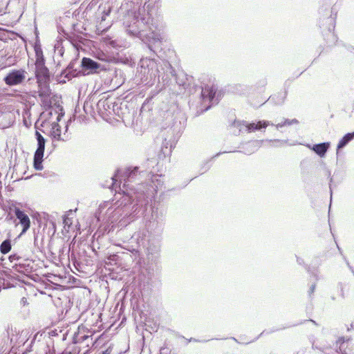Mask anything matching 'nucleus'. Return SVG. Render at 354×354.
I'll list each match as a JSON object with an SVG mask.
<instances>
[{
	"instance_id": "1",
	"label": "nucleus",
	"mask_w": 354,
	"mask_h": 354,
	"mask_svg": "<svg viewBox=\"0 0 354 354\" xmlns=\"http://www.w3.org/2000/svg\"><path fill=\"white\" fill-rule=\"evenodd\" d=\"M149 173L139 171L138 167H128L123 174V183L113 179L115 194L112 202H106L105 212L107 221L118 222L120 225H127L136 218L143 215L148 209L149 202L155 189L152 182H144L142 178Z\"/></svg>"
},
{
	"instance_id": "2",
	"label": "nucleus",
	"mask_w": 354,
	"mask_h": 354,
	"mask_svg": "<svg viewBox=\"0 0 354 354\" xmlns=\"http://www.w3.org/2000/svg\"><path fill=\"white\" fill-rule=\"evenodd\" d=\"M162 60L159 62V68L161 73L158 76V82L162 83L164 86H178L180 94L189 95L198 93L201 104L208 102L207 105L203 108H198L196 115H199L209 110L212 106L218 104L221 100V95L217 93V88L213 84H209L210 78L208 75L203 74L196 80L192 75H188L183 72L177 73L171 63L166 59L165 50L162 48L160 53H153Z\"/></svg>"
},
{
	"instance_id": "3",
	"label": "nucleus",
	"mask_w": 354,
	"mask_h": 354,
	"mask_svg": "<svg viewBox=\"0 0 354 354\" xmlns=\"http://www.w3.org/2000/svg\"><path fill=\"white\" fill-rule=\"evenodd\" d=\"M127 33L139 38L153 53L162 50L163 26L150 17H142L140 12L130 11L124 21Z\"/></svg>"
},
{
	"instance_id": "4",
	"label": "nucleus",
	"mask_w": 354,
	"mask_h": 354,
	"mask_svg": "<svg viewBox=\"0 0 354 354\" xmlns=\"http://www.w3.org/2000/svg\"><path fill=\"white\" fill-rule=\"evenodd\" d=\"M160 63H157L154 58H142L139 62L137 77L145 85H153L155 84L159 73Z\"/></svg>"
},
{
	"instance_id": "5",
	"label": "nucleus",
	"mask_w": 354,
	"mask_h": 354,
	"mask_svg": "<svg viewBox=\"0 0 354 354\" xmlns=\"http://www.w3.org/2000/svg\"><path fill=\"white\" fill-rule=\"evenodd\" d=\"M33 48L35 57L34 72L37 82L51 80L52 74L46 66V58L43 54L41 44L35 42Z\"/></svg>"
},
{
	"instance_id": "6",
	"label": "nucleus",
	"mask_w": 354,
	"mask_h": 354,
	"mask_svg": "<svg viewBox=\"0 0 354 354\" xmlns=\"http://www.w3.org/2000/svg\"><path fill=\"white\" fill-rule=\"evenodd\" d=\"M337 12L334 13V8L330 9V14L328 17L319 19V28L326 43L332 46L337 41V37L334 32Z\"/></svg>"
},
{
	"instance_id": "7",
	"label": "nucleus",
	"mask_w": 354,
	"mask_h": 354,
	"mask_svg": "<svg viewBox=\"0 0 354 354\" xmlns=\"http://www.w3.org/2000/svg\"><path fill=\"white\" fill-rule=\"evenodd\" d=\"M183 129L184 124H181L180 120H177L175 118L173 125L167 131L169 135L165 137L162 141L161 150L165 155L167 153H170L171 152V148L174 147L175 143L177 142Z\"/></svg>"
},
{
	"instance_id": "8",
	"label": "nucleus",
	"mask_w": 354,
	"mask_h": 354,
	"mask_svg": "<svg viewBox=\"0 0 354 354\" xmlns=\"http://www.w3.org/2000/svg\"><path fill=\"white\" fill-rule=\"evenodd\" d=\"M17 202L13 201L10 205V209L15 214L16 220L15 227L18 225L21 227V231L18 235V237H20L30 229L31 223L28 215L24 210L17 206Z\"/></svg>"
},
{
	"instance_id": "9",
	"label": "nucleus",
	"mask_w": 354,
	"mask_h": 354,
	"mask_svg": "<svg viewBox=\"0 0 354 354\" xmlns=\"http://www.w3.org/2000/svg\"><path fill=\"white\" fill-rule=\"evenodd\" d=\"M233 125L239 128V133L247 132H254L257 131H264L268 125H274L268 120H256L249 123L246 121L235 120Z\"/></svg>"
},
{
	"instance_id": "10",
	"label": "nucleus",
	"mask_w": 354,
	"mask_h": 354,
	"mask_svg": "<svg viewBox=\"0 0 354 354\" xmlns=\"http://www.w3.org/2000/svg\"><path fill=\"white\" fill-rule=\"evenodd\" d=\"M80 75H87L98 73L102 64L90 57H83L80 64Z\"/></svg>"
},
{
	"instance_id": "11",
	"label": "nucleus",
	"mask_w": 354,
	"mask_h": 354,
	"mask_svg": "<svg viewBox=\"0 0 354 354\" xmlns=\"http://www.w3.org/2000/svg\"><path fill=\"white\" fill-rule=\"evenodd\" d=\"M26 74L24 69H12L3 77V81L8 86L19 85L25 80Z\"/></svg>"
},
{
	"instance_id": "12",
	"label": "nucleus",
	"mask_w": 354,
	"mask_h": 354,
	"mask_svg": "<svg viewBox=\"0 0 354 354\" xmlns=\"http://www.w3.org/2000/svg\"><path fill=\"white\" fill-rule=\"evenodd\" d=\"M78 59V57L72 59L67 66L62 70L60 76L71 80L73 77L80 75V68H75Z\"/></svg>"
},
{
	"instance_id": "13",
	"label": "nucleus",
	"mask_w": 354,
	"mask_h": 354,
	"mask_svg": "<svg viewBox=\"0 0 354 354\" xmlns=\"http://www.w3.org/2000/svg\"><path fill=\"white\" fill-rule=\"evenodd\" d=\"M156 212L153 209H151V220L149 221V223L147 224V227L148 231L153 233L155 234H159L162 232L163 230L164 223L162 219H158V218H154Z\"/></svg>"
},
{
	"instance_id": "14",
	"label": "nucleus",
	"mask_w": 354,
	"mask_h": 354,
	"mask_svg": "<svg viewBox=\"0 0 354 354\" xmlns=\"http://www.w3.org/2000/svg\"><path fill=\"white\" fill-rule=\"evenodd\" d=\"M330 147V142H323L320 143L313 144V151L319 156L321 158H325L328 151Z\"/></svg>"
},
{
	"instance_id": "15",
	"label": "nucleus",
	"mask_w": 354,
	"mask_h": 354,
	"mask_svg": "<svg viewBox=\"0 0 354 354\" xmlns=\"http://www.w3.org/2000/svg\"><path fill=\"white\" fill-rule=\"evenodd\" d=\"M261 147V141L252 140L247 142L245 146L242 147L243 149V153L247 155H250L257 151ZM228 152H242V151H229Z\"/></svg>"
},
{
	"instance_id": "16",
	"label": "nucleus",
	"mask_w": 354,
	"mask_h": 354,
	"mask_svg": "<svg viewBox=\"0 0 354 354\" xmlns=\"http://www.w3.org/2000/svg\"><path fill=\"white\" fill-rule=\"evenodd\" d=\"M49 136L53 142L55 141H66L67 139L62 138L61 135V127L57 122H53L51 124V129L49 133Z\"/></svg>"
},
{
	"instance_id": "17",
	"label": "nucleus",
	"mask_w": 354,
	"mask_h": 354,
	"mask_svg": "<svg viewBox=\"0 0 354 354\" xmlns=\"http://www.w3.org/2000/svg\"><path fill=\"white\" fill-rule=\"evenodd\" d=\"M50 80L37 82L39 87V96L41 99L50 97L51 90L50 88Z\"/></svg>"
},
{
	"instance_id": "18",
	"label": "nucleus",
	"mask_w": 354,
	"mask_h": 354,
	"mask_svg": "<svg viewBox=\"0 0 354 354\" xmlns=\"http://www.w3.org/2000/svg\"><path fill=\"white\" fill-rule=\"evenodd\" d=\"M350 339L347 338L346 339L345 337H339L337 340L333 342V346H335L337 348V353L339 354H349L348 351H347V342Z\"/></svg>"
},
{
	"instance_id": "19",
	"label": "nucleus",
	"mask_w": 354,
	"mask_h": 354,
	"mask_svg": "<svg viewBox=\"0 0 354 354\" xmlns=\"http://www.w3.org/2000/svg\"><path fill=\"white\" fill-rule=\"evenodd\" d=\"M354 140V131L353 132H349L346 133L338 142L337 148H336V153L338 156L339 151L343 149L351 141Z\"/></svg>"
},
{
	"instance_id": "20",
	"label": "nucleus",
	"mask_w": 354,
	"mask_h": 354,
	"mask_svg": "<svg viewBox=\"0 0 354 354\" xmlns=\"http://www.w3.org/2000/svg\"><path fill=\"white\" fill-rule=\"evenodd\" d=\"M288 95V91L286 89L283 92H279L271 95L268 100L275 105H282Z\"/></svg>"
},
{
	"instance_id": "21",
	"label": "nucleus",
	"mask_w": 354,
	"mask_h": 354,
	"mask_svg": "<svg viewBox=\"0 0 354 354\" xmlns=\"http://www.w3.org/2000/svg\"><path fill=\"white\" fill-rule=\"evenodd\" d=\"M312 348L313 349H317V350L322 351V353H324V354H335L337 353V348H336L335 346H333V344H328V347H321V346H317V344H315V343H313Z\"/></svg>"
},
{
	"instance_id": "22",
	"label": "nucleus",
	"mask_w": 354,
	"mask_h": 354,
	"mask_svg": "<svg viewBox=\"0 0 354 354\" xmlns=\"http://www.w3.org/2000/svg\"><path fill=\"white\" fill-rule=\"evenodd\" d=\"M8 235V238L5 239L0 245V252L3 254H8L12 249L10 233Z\"/></svg>"
},
{
	"instance_id": "23",
	"label": "nucleus",
	"mask_w": 354,
	"mask_h": 354,
	"mask_svg": "<svg viewBox=\"0 0 354 354\" xmlns=\"http://www.w3.org/2000/svg\"><path fill=\"white\" fill-rule=\"evenodd\" d=\"M12 268L18 272L19 273H26V272H28L31 270L32 269V267L30 266V263H15L13 266H12Z\"/></svg>"
},
{
	"instance_id": "24",
	"label": "nucleus",
	"mask_w": 354,
	"mask_h": 354,
	"mask_svg": "<svg viewBox=\"0 0 354 354\" xmlns=\"http://www.w3.org/2000/svg\"><path fill=\"white\" fill-rule=\"evenodd\" d=\"M43 161H44V155H40V156H37V154H34L33 157V167L37 171H41L44 168L43 167Z\"/></svg>"
},
{
	"instance_id": "25",
	"label": "nucleus",
	"mask_w": 354,
	"mask_h": 354,
	"mask_svg": "<svg viewBox=\"0 0 354 354\" xmlns=\"http://www.w3.org/2000/svg\"><path fill=\"white\" fill-rule=\"evenodd\" d=\"M47 140L46 138L37 140V149L34 154L40 156V155H44L45 146Z\"/></svg>"
},
{
	"instance_id": "26",
	"label": "nucleus",
	"mask_w": 354,
	"mask_h": 354,
	"mask_svg": "<svg viewBox=\"0 0 354 354\" xmlns=\"http://www.w3.org/2000/svg\"><path fill=\"white\" fill-rule=\"evenodd\" d=\"M97 107L100 109L101 107L104 108L105 110L111 109V107L113 110H115V106H118L117 104L110 102L109 99L104 100H99L97 104Z\"/></svg>"
},
{
	"instance_id": "27",
	"label": "nucleus",
	"mask_w": 354,
	"mask_h": 354,
	"mask_svg": "<svg viewBox=\"0 0 354 354\" xmlns=\"http://www.w3.org/2000/svg\"><path fill=\"white\" fill-rule=\"evenodd\" d=\"M227 153V151H223V152H218L217 153L216 155H214V156H212L210 160H207V161H205L204 162L202 165H201V174H203L204 173H205L206 171H207L210 168H211V165L209 164V162L215 158H217L222 153Z\"/></svg>"
},
{
	"instance_id": "28",
	"label": "nucleus",
	"mask_w": 354,
	"mask_h": 354,
	"mask_svg": "<svg viewBox=\"0 0 354 354\" xmlns=\"http://www.w3.org/2000/svg\"><path fill=\"white\" fill-rule=\"evenodd\" d=\"M144 280H143V288H145V287L147 286H149L151 285V282L152 280V276L151 274L150 269L148 270L147 277L143 276ZM142 276H139L138 281H139V286L140 289L142 288Z\"/></svg>"
},
{
	"instance_id": "29",
	"label": "nucleus",
	"mask_w": 354,
	"mask_h": 354,
	"mask_svg": "<svg viewBox=\"0 0 354 354\" xmlns=\"http://www.w3.org/2000/svg\"><path fill=\"white\" fill-rule=\"evenodd\" d=\"M104 42L107 46H109L115 49H118L121 46L118 43L116 39H113L111 37H106L104 38Z\"/></svg>"
},
{
	"instance_id": "30",
	"label": "nucleus",
	"mask_w": 354,
	"mask_h": 354,
	"mask_svg": "<svg viewBox=\"0 0 354 354\" xmlns=\"http://www.w3.org/2000/svg\"><path fill=\"white\" fill-rule=\"evenodd\" d=\"M321 165L325 169L326 175L328 176V178H330L329 187H330V200H331L332 195H333V189L331 187V183L333 182V178L330 177V171L326 167V163L324 161L321 162Z\"/></svg>"
},
{
	"instance_id": "31",
	"label": "nucleus",
	"mask_w": 354,
	"mask_h": 354,
	"mask_svg": "<svg viewBox=\"0 0 354 354\" xmlns=\"http://www.w3.org/2000/svg\"><path fill=\"white\" fill-rule=\"evenodd\" d=\"M56 109L57 110H56L55 112L58 114V115L57 117V120L55 122H57V123L59 124V122L62 120V118L64 115V108L59 104H58L57 106Z\"/></svg>"
},
{
	"instance_id": "32",
	"label": "nucleus",
	"mask_w": 354,
	"mask_h": 354,
	"mask_svg": "<svg viewBox=\"0 0 354 354\" xmlns=\"http://www.w3.org/2000/svg\"><path fill=\"white\" fill-rule=\"evenodd\" d=\"M287 327L286 326H283L281 328H277V327H272V328H270L269 330H264L259 335V337H261L262 335H263L264 334L266 335H268V334H271L272 333H274V332H277V331H279L280 330H282V329H285Z\"/></svg>"
},
{
	"instance_id": "33",
	"label": "nucleus",
	"mask_w": 354,
	"mask_h": 354,
	"mask_svg": "<svg viewBox=\"0 0 354 354\" xmlns=\"http://www.w3.org/2000/svg\"><path fill=\"white\" fill-rule=\"evenodd\" d=\"M296 258H297V263L300 266H303L304 267V268L306 269V270L310 273V267L308 265L306 264L304 259H301V257L296 256Z\"/></svg>"
},
{
	"instance_id": "34",
	"label": "nucleus",
	"mask_w": 354,
	"mask_h": 354,
	"mask_svg": "<svg viewBox=\"0 0 354 354\" xmlns=\"http://www.w3.org/2000/svg\"><path fill=\"white\" fill-rule=\"evenodd\" d=\"M291 125V120L290 119H284L283 122L281 123H278L276 124V128L279 129V128L283 127L285 126H290Z\"/></svg>"
},
{
	"instance_id": "35",
	"label": "nucleus",
	"mask_w": 354,
	"mask_h": 354,
	"mask_svg": "<svg viewBox=\"0 0 354 354\" xmlns=\"http://www.w3.org/2000/svg\"><path fill=\"white\" fill-rule=\"evenodd\" d=\"M8 259H9V261L12 263L15 261H18L21 259V257L16 253H13V254H11L9 257H8Z\"/></svg>"
},
{
	"instance_id": "36",
	"label": "nucleus",
	"mask_w": 354,
	"mask_h": 354,
	"mask_svg": "<svg viewBox=\"0 0 354 354\" xmlns=\"http://www.w3.org/2000/svg\"><path fill=\"white\" fill-rule=\"evenodd\" d=\"M337 287L339 288L340 289V297L342 299H345L346 296L344 290L343 283L342 282H339L337 284Z\"/></svg>"
},
{
	"instance_id": "37",
	"label": "nucleus",
	"mask_w": 354,
	"mask_h": 354,
	"mask_svg": "<svg viewBox=\"0 0 354 354\" xmlns=\"http://www.w3.org/2000/svg\"><path fill=\"white\" fill-rule=\"evenodd\" d=\"M55 53H57L59 57H62L64 53V49L63 46H59L55 49Z\"/></svg>"
},
{
	"instance_id": "38",
	"label": "nucleus",
	"mask_w": 354,
	"mask_h": 354,
	"mask_svg": "<svg viewBox=\"0 0 354 354\" xmlns=\"http://www.w3.org/2000/svg\"><path fill=\"white\" fill-rule=\"evenodd\" d=\"M343 259L345 261V263H346L347 267L348 268V269L351 271V272L354 275V268L352 266H351L348 260L347 259V258L345 256H343Z\"/></svg>"
},
{
	"instance_id": "39",
	"label": "nucleus",
	"mask_w": 354,
	"mask_h": 354,
	"mask_svg": "<svg viewBox=\"0 0 354 354\" xmlns=\"http://www.w3.org/2000/svg\"><path fill=\"white\" fill-rule=\"evenodd\" d=\"M34 343H35V339H32L30 344L26 348V350L24 351V354H27L32 351V345Z\"/></svg>"
},
{
	"instance_id": "40",
	"label": "nucleus",
	"mask_w": 354,
	"mask_h": 354,
	"mask_svg": "<svg viewBox=\"0 0 354 354\" xmlns=\"http://www.w3.org/2000/svg\"><path fill=\"white\" fill-rule=\"evenodd\" d=\"M6 220L8 221H12V223L15 225L16 220L15 217V214L12 215L11 214H8V216L6 218Z\"/></svg>"
},
{
	"instance_id": "41",
	"label": "nucleus",
	"mask_w": 354,
	"mask_h": 354,
	"mask_svg": "<svg viewBox=\"0 0 354 354\" xmlns=\"http://www.w3.org/2000/svg\"><path fill=\"white\" fill-rule=\"evenodd\" d=\"M315 287H316V284L315 283H313L310 286V288H309V290L308 292V296L310 297L311 295L314 293L315 292Z\"/></svg>"
},
{
	"instance_id": "42",
	"label": "nucleus",
	"mask_w": 354,
	"mask_h": 354,
	"mask_svg": "<svg viewBox=\"0 0 354 354\" xmlns=\"http://www.w3.org/2000/svg\"><path fill=\"white\" fill-rule=\"evenodd\" d=\"M170 351L167 347H161L160 349V354H169Z\"/></svg>"
},
{
	"instance_id": "43",
	"label": "nucleus",
	"mask_w": 354,
	"mask_h": 354,
	"mask_svg": "<svg viewBox=\"0 0 354 354\" xmlns=\"http://www.w3.org/2000/svg\"><path fill=\"white\" fill-rule=\"evenodd\" d=\"M257 84L259 87H264L267 84V80L266 78L261 79V80H259Z\"/></svg>"
},
{
	"instance_id": "44",
	"label": "nucleus",
	"mask_w": 354,
	"mask_h": 354,
	"mask_svg": "<svg viewBox=\"0 0 354 354\" xmlns=\"http://www.w3.org/2000/svg\"><path fill=\"white\" fill-rule=\"evenodd\" d=\"M35 137L37 140L44 139L45 138L38 131H35Z\"/></svg>"
},
{
	"instance_id": "45",
	"label": "nucleus",
	"mask_w": 354,
	"mask_h": 354,
	"mask_svg": "<svg viewBox=\"0 0 354 354\" xmlns=\"http://www.w3.org/2000/svg\"><path fill=\"white\" fill-rule=\"evenodd\" d=\"M20 303L21 305L25 306L28 304L27 299L26 297H22L21 299Z\"/></svg>"
},
{
	"instance_id": "46",
	"label": "nucleus",
	"mask_w": 354,
	"mask_h": 354,
	"mask_svg": "<svg viewBox=\"0 0 354 354\" xmlns=\"http://www.w3.org/2000/svg\"><path fill=\"white\" fill-rule=\"evenodd\" d=\"M346 48L348 51L353 53V55H354V47L353 46L349 45V46H346Z\"/></svg>"
},
{
	"instance_id": "47",
	"label": "nucleus",
	"mask_w": 354,
	"mask_h": 354,
	"mask_svg": "<svg viewBox=\"0 0 354 354\" xmlns=\"http://www.w3.org/2000/svg\"><path fill=\"white\" fill-rule=\"evenodd\" d=\"M118 259V256L114 254L113 256V257L110 259V260L114 261L115 262L114 263L116 264L117 263L116 261H117Z\"/></svg>"
},
{
	"instance_id": "48",
	"label": "nucleus",
	"mask_w": 354,
	"mask_h": 354,
	"mask_svg": "<svg viewBox=\"0 0 354 354\" xmlns=\"http://www.w3.org/2000/svg\"><path fill=\"white\" fill-rule=\"evenodd\" d=\"M148 250H149V252H151V253H152V252H153L154 251H156V246H153V247L152 248L151 246H149V247L148 248Z\"/></svg>"
},
{
	"instance_id": "49",
	"label": "nucleus",
	"mask_w": 354,
	"mask_h": 354,
	"mask_svg": "<svg viewBox=\"0 0 354 354\" xmlns=\"http://www.w3.org/2000/svg\"><path fill=\"white\" fill-rule=\"evenodd\" d=\"M77 211V208L75 209H70L67 212V216H70L71 214H73L74 212H75Z\"/></svg>"
},
{
	"instance_id": "50",
	"label": "nucleus",
	"mask_w": 354,
	"mask_h": 354,
	"mask_svg": "<svg viewBox=\"0 0 354 354\" xmlns=\"http://www.w3.org/2000/svg\"><path fill=\"white\" fill-rule=\"evenodd\" d=\"M50 224L52 225V227L53 229V234L55 232V223L54 221H50Z\"/></svg>"
},
{
	"instance_id": "51",
	"label": "nucleus",
	"mask_w": 354,
	"mask_h": 354,
	"mask_svg": "<svg viewBox=\"0 0 354 354\" xmlns=\"http://www.w3.org/2000/svg\"><path fill=\"white\" fill-rule=\"evenodd\" d=\"M298 123H299V121L296 118L291 120V125L295 124H298Z\"/></svg>"
},
{
	"instance_id": "52",
	"label": "nucleus",
	"mask_w": 354,
	"mask_h": 354,
	"mask_svg": "<svg viewBox=\"0 0 354 354\" xmlns=\"http://www.w3.org/2000/svg\"><path fill=\"white\" fill-rule=\"evenodd\" d=\"M305 146L308 148L309 149H310L311 151H313V148L312 147L313 146V145L312 144H309V143H307L305 145Z\"/></svg>"
},
{
	"instance_id": "53",
	"label": "nucleus",
	"mask_w": 354,
	"mask_h": 354,
	"mask_svg": "<svg viewBox=\"0 0 354 354\" xmlns=\"http://www.w3.org/2000/svg\"><path fill=\"white\" fill-rule=\"evenodd\" d=\"M270 142H286L287 141L286 140H270Z\"/></svg>"
},
{
	"instance_id": "54",
	"label": "nucleus",
	"mask_w": 354,
	"mask_h": 354,
	"mask_svg": "<svg viewBox=\"0 0 354 354\" xmlns=\"http://www.w3.org/2000/svg\"><path fill=\"white\" fill-rule=\"evenodd\" d=\"M312 322L313 324H315V325H316V326H317V325H318V324H317V323L315 320L311 319H308V320H305V321H304V322Z\"/></svg>"
},
{
	"instance_id": "55",
	"label": "nucleus",
	"mask_w": 354,
	"mask_h": 354,
	"mask_svg": "<svg viewBox=\"0 0 354 354\" xmlns=\"http://www.w3.org/2000/svg\"><path fill=\"white\" fill-rule=\"evenodd\" d=\"M337 249H338V251H339V252L340 253V254H341L342 257H343V256H344V255L343 254V252H342V248H341L339 246H338V245H337Z\"/></svg>"
},
{
	"instance_id": "56",
	"label": "nucleus",
	"mask_w": 354,
	"mask_h": 354,
	"mask_svg": "<svg viewBox=\"0 0 354 354\" xmlns=\"http://www.w3.org/2000/svg\"><path fill=\"white\" fill-rule=\"evenodd\" d=\"M352 329H354V325H353V324H351V326H350V327H348V328H347V330H348V331H350V330H352Z\"/></svg>"
},
{
	"instance_id": "57",
	"label": "nucleus",
	"mask_w": 354,
	"mask_h": 354,
	"mask_svg": "<svg viewBox=\"0 0 354 354\" xmlns=\"http://www.w3.org/2000/svg\"><path fill=\"white\" fill-rule=\"evenodd\" d=\"M328 344H320V345H317V346H321V347H328Z\"/></svg>"
},
{
	"instance_id": "58",
	"label": "nucleus",
	"mask_w": 354,
	"mask_h": 354,
	"mask_svg": "<svg viewBox=\"0 0 354 354\" xmlns=\"http://www.w3.org/2000/svg\"><path fill=\"white\" fill-rule=\"evenodd\" d=\"M231 338H232V339H233V340H234V341H235L236 342L239 343V342H238V340H237L235 337H231Z\"/></svg>"
},
{
	"instance_id": "59",
	"label": "nucleus",
	"mask_w": 354,
	"mask_h": 354,
	"mask_svg": "<svg viewBox=\"0 0 354 354\" xmlns=\"http://www.w3.org/2000/svg\"><path fill=\"white\" fill-rule=\"evenodd\" d=\"M325 10L327 11V12H330V10H329L328 8H326ZM326 15H328V13H326Z\"/></svg>"
},
{
	"instance_id": "60",
	"label": "nucleus",
	"mask_w": 354,
	"mask_h": 354,
	"mask_svg": "<svg viewBox=\"0 0 354 354\" xmlns=\"http://www.w3.org/2000/svg\"><path fill=\"white\" fill-rule=\"evenodd\" d=\"M335 299H336V298H335V297H334V296H332V297H331V299H332L333 301H335Z\"/></svg>"
},
{
	"instance_id": "61",
	"label": "nucleus",
	"mask_w": 354,
	"mask_h": 354,
	"mask_svg": "<svg viewBox=\"0 0 354 354\" xmlns=\"http://www.w3.org/2000/svg\"><path fill=\"white\" fill-rule=\"evenodd\" d=\"M13 59V58H12V56H10V57L8 58V60H10V61H11V59Z\"/></svg>"
},
{
	"instance_id": "62",
	"label": "nucleus",
	"mask_w": 354,
	"mask_h": 354,
	"mask_svg": "<svg viewBox=\"0 0 354 354\" xmlns=\"http://www.w3.org/2000/svg\"><path fill=\"white\" fill-rule=\"evenodd\" d=\"M168 52H169V53H171V54L174 53V51L173 50L171 51L169 49H168Z\"/></svg>"
},
{
	"instance_id": "63",
	"label": "nucleus",
	"mask_w": 354,
	"mask_h": 354,
	"mask_svg": "<svg viewBox=\"0 0 354 354\" xmlns=\"http://www.w3.org/2000/svg\"><path fill=\"white\" fill-rule=\"evenodd\" d=\"M53 146L55 148L56 147V145L54 144V142L53 141Z\"/></svg>"
},
{
	"instance_id": "64",
	"label": "nucleus",
	"mask_w": 354,
	"mask_h": 354,
	"mask_svg": "<svg viewBox=\"0 0 354 354\" xmlns=\"http://www.w3.org/2000/svg\"><path fill=\"white\" fill-rule=\"evenodd\" d=\"M260 337H257L255 339H253V342H255V340H257V339H259Z\"/></svg>"
}]
</instances>
